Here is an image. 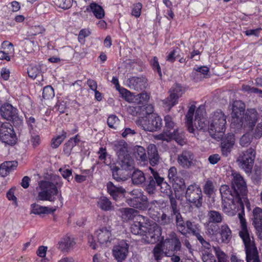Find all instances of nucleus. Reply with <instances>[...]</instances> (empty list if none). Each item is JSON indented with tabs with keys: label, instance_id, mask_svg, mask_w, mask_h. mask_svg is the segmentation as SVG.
I'll return each mask as SVG.
<instances>
[{
	"label": "nucleus",
	"instance_id": "f257e3e1",
	"mask_svg": "<svg viewBox=\"0 0 262 262\" xmlns=\"http://www.w3.org/2000/svg\"><path fill=\"white\" fill-rule=\"evenodd\" d=\"M172 203V215L175 216V223L177 231L183 235L188 234L194 236L197 240L205 249L210 250L211 246L209 242L206 241L201 234L200 226L199 224L190 220L185 221L180 212L179 209H176L174 203Z\"/></svg>",
	"mask_w": 262,
	"mask_h": 262
},
{
	"label": "nucleus",
	"instance_id": "f03ea898",
	"mask_svg": "<svg viewBox=\"0 0 262 262\" xmlns=\"http://www.w3.org/2000/svg\"><path fill=\"white\" fill-rule=\"evenodd\" d=\"M195 104H192L189 106L188 111L185 115L186 123L188 131L194 133L195 128L203 132H209V122L205 118L206 112L204 106H199L195 113L194 119L193 121V116L195 110Z\"/></svg>",
	"mask_w": 262,
	"mask_h": 262
},
{
	"label": "nucleus",
	"instance_id": "7ed1b4c3",
	"mask_svg": "<svg viewBox=\"0 0 262 262\" xmlns=\"http://www.w3.org/2000/svg\"><path fill=\"white\" fill-rule=\"evenodd\" d=\"M244 212L238 214L241 224V230L239 232V235L242 239L245 248V252L248 256L255 257L257 255V247H256L254 238L250 236L249 232L247 228V222L244 217Z\"/></svg>",
	"mask_w": 262,
	"mask_h": 262
},
{
	"label": "nucleus",
	"instance_id": "20e7f679",
	"mask_svg": "<svg viewBox=\"0 0 262 262\" xmlns=\"http://www.w3.org/2000/svg\"><path fill=\"white\" fill-rule=\"evenodd\" d=\"M209 133L213 138L222 137L226 130V117L221 111L212 114L209 118Z\"/></svg>",
	"mask_w": 262,
	"mask_h": 262
},
{
	"label": "nucleus",
	"instance_id": "39448f33",
	"mask_svg": "<svg viewBox=\"0 0 262 262\" xmlns=\"http://www.w3.org/2000/svg\"><path fill=\"white\" fill-rule=\"evenodd\" d=\"M39 189L36 200L38 201H48L54 202L55 196L58 194L57 187L49 181H40L38 182V186L36 189Z\"/></svg>",
	"mask_w": 262,
	"mask_h": 262
},
{
	"label": "nucleus",
	"instance_id": "423d86ee",
	"mask_svg": "<svg viewBox=\"0 0 262 262\" xmlns=\"http://www.w3.org/2000/svg\"><path fill=\"white\" fill-rule=\"evenodd\" d=\"M136 123L143 130L150 132L160 129L162 126V120L156 114H149L143 117H140L136 120Z\"/></svg>",
	"mask_w": 262,
	"mask_h": 262
},
{
	"label": "nucleus",
	"instance_id": "0eeeda50",
	"mask_svg": "<svg viewBox=\"0 0 262 262\" xmlns=\"http://www.w3.org/2000/svg\"><path fill=\"white\" fill-rule=\"evenodd\" d=\"M232 189L234 190L235 195L241 196L244 201L247 200L246 197L247 193L246 183L244 178L238 172L235 170L231 171Z\"/></svg>",
	"mask_w": 262,
	"mask_h": 262
},
{
	"label": "nucleus",
	"instance_id": "6e6552de",
	"mask_svg": "<svg viewBox=\"0 0 262 262\" xmlns=\"http://www.w3.org/2000/svg\"><path fill=\"white\" fill-rule=\"evenodd\" d=\"M151 174L154 176V178L156 180L157 186L160 187V191L162 193L167 195L169 198L170 203V208L171 209L172 212V203H174L176 209H178L177 201L172 194V190L170 186L164 181V179L162 177H160L159 173L152 168H149Z\"/></svg>",
	"mask_w": 262,
	"mask_h": 262
},
{
	"label": "nucleus",
	"instance_id": "1a4fd4ad",
	"mask_svg": "<svg viewBox=\"0 0 262 262\" xmlns=\"http://www.w3.org/2000/svg\"><path fill=\"white\" fill-rule=\"evenodd\" d=\"M130 198H126V203L130 207L144 210L148 207L147 197L143 192L134 190L129 192Z\"/></svg>",
	"mask_w": 262,
	"mask_h": 262
},
{
	"label": "nucleus",
	"instance_id": "9d476101",
	"mask_svg": "<svg viewBox=\"0 0 262 262\" xmlns=\"http://www.w3.org/2000/svg\"><path fill=\"white\" fill-rule=\"evenodd\" d=\"M256 152L252 148H249L242 152L237 159L239 166L246 173L251 172L255 158Z\"/></svg>",
	"mask_w": 262,
	"mask_h": 262
},
{
	"label": "nucleus",
	"instance_id": "9b49d317",
	"mask_svg": "<svg viewBox=\"0 0 262 262\" xmlns=\"http://www.w3.org/2000/svg\"><path fill=\"white\" fill-rule=\"evenodd\" d=\"M259 115L255 109H248L246 113L240 120V123H237L236 127H243L248 131H252L258 121Z\"/></svg>",
	"mask_w": 262,
	"mask_h": 262
},
{
	"label": "nucleus",
	"instance_id": "f8f14e48",
	"mask_svg": "<svg viewBox=\"0 0 262 262\" xmlns=\"http://www.w3.org/2000/svg\"><path fill=\"white\" fill-rule=\"evenodd\" d=\"M184 92V91L180 84L177 83L173 85L169 91V96L162 101L165 109L170 111L178 103L179 98L182 97Z\"/></svg>",
	"mask_w": 262,
	"mask_h": 262
},
{
	"label": "nucleus",
	"instance_id": "ddd939ff",
	"mask_svg": "<svg viewBox=\"0 0 262 262\" xmlns=\"http://www.w3.org/2000/svg\"><path fill=\"white\" fill-rule=\"evenodd\" d=\"M185 198L187 201L196 208H200L202 205V190L196 184L188 186L186 190Z\"/></svg>",
	"mask_w": 262,
	"mask_h": 262
},
{
	"label": "nucleus",
	"instance_id": "4468645a",
	"mask_svg": "<svg viewBox=\"0 0 262 262\" xmlns=\"http://www.w3.org/2000/svg\"><path fill=\"white\" fill-rule=\"evenodd\" d=\"M243 200L241 196L235 195L234 199L222 201V206L223 211L228 215L233 216L238 210L244 209Z\"/></svg>",
	"mask_w": 262,
	"mask_h": 262
},
{
	"label": "nucleus",
	"instance_id": "2eb2a0df",
	"mask_svg": "<svg viewBox=\"0 0 262 262\" xmlns=\"http://www.w3.org/2000/svg\"><path fill=\"white\" fill-rule=\"evenodd\" d=\"M16 136L12 125L8 122L0 125V140L8 145H14L16 143Z\"/></svg>",
	"mask_w": 262,
	"mask_h": 262
},
{
	"label": "nucleus",
	"instance_id": "dca6fc26",
	"mask_svg": "<svg viewBox=\"0 0 262 262\" xmlns=\"http://www.w3.org/2000/svg\"><path fill=\"white\" fill-rule=\"evenodd\" d=\"M162 245L166 256H170L173 253L180 251L181 248V242L173 232L170 233V238H166Z\"/></svg>",
	"mask_w": 262,
	"mask_h": 262
},
{
	"label": "nucleus",
	"instance_id": "f3484780",
	"mask_svg": "<svg viewBox=\"0 0 262 262\" xmlns=\"http://www.w3.org/2000/svg\"><path fill=\"white\" fill-rule=\"evenodd\" d=\"M17 110L9 103H6L1 107L2 116L7 119L11 120L14 125H19L23 123V120L17 115Z\"/></svg>",
	"mask_w": 262,
	"mask_h": 262
},
{
	"label": "nucleus",
	"instance_id": "a211bd4d",
	"mask_svg": "<svg viewBox=\"0 0 262 262\" xmlns=\"http://www.w3.org/2000/svg\"><path fill=\"white\" fill-rule=\"evenodd\" d=\"M178 164L183 168L189 169L195 165V160L193 153L188 150H183L178 156Z\"/></svg>",
	"mask_w": 262,
	"mask_h": 262
},
{
	"label": "nucleus",
	"instance_id": "6ab92c4d",
	"mask_svg": "<svg viewBox=\"0 0 262 262\" xmlns=\"http://www.w3.org/2000/svg\"><path fill=\"white\" fill-rule=\"evenodd\" d=\"M161 235V228L157 224L154 223L147 227L145 234L142 236V240L145 243L153 244L156 242Z\"/></svg>",
	"mask_w": 262,
	"mask_h": 262
},
{
	"label": "nucleus",
	"instance_id": "aec40b11",
	"mask_svg": "<svg viewBox=\"0 0 262 262\" xmlns=\"http://www.w3.org/2000/svg\"><path fill=\"white\" fill-rule=\"evenodd\" d=\"M128 244L123 240L114 246L113 255L118 262H122L126 258L128 253Z\"/></svg>",
	"mask_w": 262,
	"mask_h": 262
},
{
	"label": "nucleus",
	"instance_id": "412c9836",
	"mask_svg": "<svg viewBox=\"0 0 262 262\" xmlns=\"http://www.w3.org/2000/svg\"><path fill=\"white\" fill-rule=\"evenodd\" d=\"M245 111V105L242 101L237 100L233 102L231 113L232 124L236 125L237 123H240V120L244 115Z\"/></svg>",
	"mask_w": 262,
	"mask_h": 262
},
{
	"label": "nucleus",
	"instance_id": "4be33fe9",
	"mask_svg": "<svg viewBox=\"0 0 262 262\" xmlns=\"http://www.w3.org/2000/svg\"><path fill=\"white\" fill-rule=\"evenodd\" d=\"M126 84L130 89L140 91L145 89L147 86V79L143 76L132 77L126 81Z\"/></svg>",
	"mask_w": 262,
	"mask_h": 262
},
{
	"label": "nucleus",
	"instance_id": "5701e85b",
	"mask_svg": "<svg viewBox=\"0 0 262 262\" xmlns=\"http://www.w3.org/2000/svg\"><path fill=\"white\" fill-rule=\"evenodd\" d=\"M107 192L116 201H119L124 198L126 190L122 186L115 185L112 182H108L106 184Z\"/></svg>",
	"mask_w": 262,
	"mask_h": 262
},
{
	"label": "nucleus",
	"instance_id": "b1692460",
	"mask_svg": "<svg viewBox=\"0 0 262 262\" xmlns=\"http://www.w3.org/2000/svg\"><path fill=\"white\" fill-rule=\"evenodd\" d=\"M235 144L234 136L233 134H228L222 140L221 149L223 156L227 157L231 152Z\"/></svg>",
	"mask_w": 262,
	"mask_h": 262
},
{
	"label": "nucleus",
	"instance_id": "393cba45",
	"mask_svg": "<svg viewBox=\"0 0 262 262\" xmlns=\"http://www.w3.org/2000/svg\"><path fill=\"white\" fill-rule=\"evenodd\" d=\"M144 221V217L143 216H138L135 221L131 224L130 227V232L135 235H140L142 236L145 234L147 227Z\"/></svg>",
	"mask_w": 262,
	"mask_h": 262
},
{
	"label": "nucleus",
	"instance_id": "a878e982",
	"mask_svg": "<svg viewBox=\"0 0 262 262\" xmlns=\"http://www.w3.org/2000/svg\"><path fill=\"white\" fill-rule=\"evenodd\" d=\"M95 235L97 238L98 242L101 245H105L111 242L112 233L110 229L106 227L99 228L95 232Z\"/></svg>",
	"mask_w": 262,
	"mask_h": 262
},
{
	"label": "nucleus",
	"instance_id": "bb28decb",
	"mask_svg": "<svg viewBox=\"0 0 262 262\" xmlns=\"http://www.w3.org/2000/svg\"><path fill=\"white\" fill-rule=\"evenodd\" d=\"M147 151L150 165L152 166L158 165L160 163V157L157 146L154 144H149L147 147Z\"/></svg>",
	"mask_w": 262,
	"mask_h": 262
},
{
	"label": "nucleus",
	"instance_id": "cd10ccee",
	"mask_svg": "<svg viewBox=\"0 0 262 262\" xmlns=\"http://www.w3.org/2000/svg\"><path fill=\"white\" fill-rule=\"evenodd\" d=\"M219 234L222 243L228 244L232 238V232L227 224H223L220 226Z\"/></svg>",
	"mask_w": 262,
	"mask_h": 262
},
{
	"label": "nucleus",
	"instance_id": "c85d7f7f",
	"mask_svg": "<svg viewBox=\"0 0 262 262\" xmlns=\"http://www.w3.org/2000/svg\"><path fill=\"white\" fill-rule=\"evenodd\" d=\"M74 239L70 236H65L58 243V248L62 252H68L75 245Z\"/></svg>",
	"mask_w": 262,
	"mask_h": 262
},
{
	"label": "nucleus",
	"instance_id": "c756f323",
	"mask_svg": "<svg viewBox=\"0 0 262 262\" xmlns=\"http://www.w3.org/2000/svg\"><path fill=\"white\" fill-rule=\"evenodd\" d=\"M113 149L116 151L118 158L128 154L127 144L123 140L115 141L113 143Z\"/></svg>",
	"mask_w": 262,
	"mask_h": 262
},
{
	"label": "nucleus",
	"instance_id": "7c9ffc66",
	"mask_svg": "<svg viewBox=\"0 0 262 262\" xmlns=\"http://www.w3.org/2000/svg\"><path fill=\"white\" fill-rule=\"evenodd\" d=\"M31 213L37 215L53 213L56 210V208H51L46 206H42L36 203L31 205Z\"/></svg>",
	"mask_w": 262,
	"mask_h": 262
},
{
	"label": "nucleus",
	"instance_id": "2f4dec72",
	"mask_svg": "<svg viewBox=\"0 0 262 262\" xmlns=\"http://www.w3.org/2000/svg\"><path fill=\"white\" fill-rule=\"evenodd\" d=\"M119 159L120 160L119 164L122 169L131 170L134 169L135 166L134 161L129 154L119 158Z\"/></svg>",
	"mask_w": 262,
	"mask_h": 262
},
{
	"label": "nucleus",
	"instance_id": "473e14b6",
	"mask_svg": "<svg viewBox=\"0 0 262 262\" xmlns=\"http://www.w3.org/2000/svg\"><path fill=\"white\" fill-rule=\"evenodd\" d=\"M17 162L15 161H6L0 166V175L5 177L14 170L17 166Z\"/></svg>",
	"mask_w": 262,
	"mask_h": 262
},
{
	"label": "nucleus",
	"instance_id": "72a5a7b5",
	"mask_svg": "<svg viewBox=\"0 0 262 262\" xmlns=\"http://www.w3.org/2000/svg\"><path fill=\"white\" fill-rule=\"evenodd\" d=\"M86 11H92L94 16L98 19H101L104 16V10L103 8L96 4L92 3L90 5L86 7Z\"/></svg>",
	"mask_w": 262,
	"mask_h": 262
},
{
	"label": "nucleus",
	"instance_id": "f704fd0d",
	"mask_svg": "<svg viewBox=\"0 0 262 262\" xmlns=\"http://www.w3.org/2000/svg\"><path fill=\"white\" fill-rule=\"evenodd\" d=\"M134 152L136 159L140 162L144 164L147 161V156L145 148L139 145H137L134 148Z\"/></svg>",
	"mask_w": 262,
	"mask_h": 262
},
{
	"label": "nucleus",
	"instance_id": "c9c22d12",
	"mask_svg": "<svg viewBox=\"0 0 262 262\" xmlns=\"http://www.w3.org/2000/svg\"><path fill=\"white\" fill-rule=\"evenodd\" d=\"M220 193L222 196V201L229 199H234L235 194L234 191L232 192L229 186L227 185H223L220 189Z\"/></svg>",
	"mask_w": 262,
	"mask_h": 262
},
{
	"label": "nucleus",
	"instance_id": "e433bc0d",
	"mask_svg": "<svg viewBox=\"0 0 262 262\" xmlns=\"http://www.w3.org/2000/svg\"><path fill=\"white\" fill-rule=\"evenodd\" d=\"M194 71H195L193 73L194 79L196 81H200L206 77V76L209 73V69L207 67L203 66L194 69Z\"/></svg>",
	"mask_w": 262,
	"mask_h": 262
},
{
	"label": "nucleus",
	"instance_id": "4c0bfd02",
	"mask_svg": "<svg viewBox=\"0 0 262 262\" xmlns=\"http://www.w3.org/2000/svg\"><path fill=\"white\" fill-rule=\"evenodd\" d=\"M80 140L78 139V135L74 138H70L68 142L64 144L63 152L68 156H70L73 148L79 142Z\"/></svg>",
	"mask_w": 262,
	"mask_h": 262
},
{
	"label": "nucleus",
	"instance_id": "58836bf2",
	"mask_svg": "<svg viewBox=\"0 0 262 262\" xmlns=\"http://www.w3.org/2000/svg\"><path fill=\"white\" fill-rule=\"evenodd\" d=\"M146 178L144 173L141 170H135L132 176V181L135 185L142 184L145 182Z\"/></svg>",
	"mask_w": 262,
	"mask_h": 262
},
{
	"label": "nucleus",
	"instance_id": "ea45409f",
	"mask_svg": "<svg viewBox=\"0 0 262 262\" xmlns=\"http://www.w3.org/2000/svg\"><path fill=\"white\" fill-rule=\"evenodd\" d=\"M97 205L104 211H110L114 209L112 202L105 196H101L98 199Z\"/></svg>",
	"mask_w": 262,
	"mask_h": 262
},
{
	"label": "nucleus",
	"instance_id": "a19ab883",
	"mask_svg": "<svg viewBox=\"0 0 262 262\" xmlns=\"http://www.w3.org/2000/svg\"><path fill=\"white\" fill-rule=\"evenodd\" d=\"M208 222L219 224L222 222L223 217L221 212L215 210H210L207 214Z\"/></svg>",
	"mask_w": 262,
	"mask_h": 262
},
{
	"label": "nucleus",
	"instance_id": "79ce46f5",
	"mask_svg": "<svg viewBox=\"0 0 262 262\" xmlns=\"http://www.w3.org/2000/svg\"><path fill=\"white\" fill-rule=\"evenodd\" d=\"M220 229V226L216 223L207 222L206 225V233L210 238L216 236L219 233Z\"/></svg>",
	"mask_w": 262,
	"mask_h": 262
},
{
	"label": "nucleus",
	"instance_id": "37998d69",
	"mask_svg": "<svg viewBox=\"0 0 262 262\" xmlns=\"http://www.w3.org/2000/svg\"><path fill=\"white\" fill-rule=\"evenodd\" d=\"M171 210V209L170 208ZM172 215V211H171V215H168L165 213H163L161 215L158 217L157 220V223L161 226H168L173 223V217Z\"/></svg>",
	"mask_w": 262,
	"mask_h": 262
},
{
	"label": "nucleus",
	"instance_id": "c03bdc74",
	"mask_svg": "<svg viewBox=\"0 0 262 262\" xmlns=\"http://www.w3.org/2000/svg\"><path fill=\"white\" fill-rule=\"evenodd\" d=\"M252 225H262V209L255 207L252 211Z\"/></svg>",
	"mask_w": 262,
	"mask_h": 262
},
{
	"label": "nucleus",
	"instance_id": "a18cd8bd",
	"mask_svg": "<svg viewBox=\"0 0 262 262\" xmlns=\"http://www.w3.org/2000/svg\"><path fill=\"white\" fill-rule=\"evenodd\" d=\"M121 212V217L124 221L131 220L134 219L137 210L133 208H122L120 209Z\"/></svg>",
	"mask_w": 262,
	"mask_h": 262
},
{
	"label": "nucleus",
	"instance_id": "49530a36",
	"mask_svg": "<svg viewBox=\"0 0 262 262\" xmlns=\"http://www.w3.org/2000/svg\"><path fill=\"white\" fill-rule=\"evenodd\" d=\"M27 72L29 77L34 79L40 77L41 75L40 67L37 66H30L28 69Z\"/></svg>",
	"mask_w": 262,
	"mask_h": 262
},
{
	"label": "nucleus",
	"instance_id": "de8ad7c7",
	"mask_svg": "<svg viewBox=\"0 0 262 262\" xmlns=\"http://www.w3.org/2000/svg\"><path fill=\"white\" fill-rule=\"evenodd\" d=\"M153 254L155 258L157 260L161 259L164 255H165V249L162 244H157L153 250Z\"/></svg>",
	"mask_w": 262,
	"mask_h": 262
},
{
	"label": "nucleus",
	"instance_id": "09e8293b",
	"mask_svg": "<svg viewBox=\"0 0 262 262\" xmlns=\"http://www.w3.org/2000/svg\"><path fill=\"white\" fill-rule=\"evenodd\" d=\"M213 249L217 258L218 262H229L228 256L218 246H213Z\"/></svg>",
	"mask_w": 262,
	"mask_h": 262
},
{
	"label": "nucleus",
	"instance_id": "8fccbe9b",
	"mask_svg": "<svg viewBox=\"0 0 262 262\" xmlns=\"http://www.w3.org/2000/svg\"><path fill=\"white\" fill-rule=\"evenodd\" d=\"M165 128L164 130L168 132H171V129H175L176 123L173 121V118L169 115H167L164 117Z\"/></svg>",
	"mask_w": 262,
	"mask_h": 262
},
{
	"label": "nucleus",
	"instance_id": "3c124183",
	"mask_svg": "<svg viewBox=\"0 0 262 262\" xmlns=\"http://www.w3.org/2000/svg\"><path fill=\"white\" fill-rule=\"evenodd\" d=\"M67 137V133L62 130L61 134L58 135L55 138H53L51 141V146L53 148H57Z\"/></svg>",
	"mask_w": 262,
	"mask_h": 262
},
{
	"label": "nucleus",
	"instance_id": "603ef678",
	"mask_svg": "<svg viewBox=\"0 0 262 262\" xmlns=\"http://www.w3.org/2000/svg\"><path fill=\"white\" fill-rule=\"evenodd\" d=\"M171 139H174L180 145H183L185 143L184 136L182 132L180 133L176 129H174L173 132H171Z\"/></svg>",
	"mask_w": 262,
	"mask_h": 262
},
{
	"label": "nucleus",
	"instance_id": "864d4df0",
	"mask_svg": "<svg viewBox=\"0 0 262 262\" xmlns=\"http://www.w3.org/2000/svg\"><path fill=\"white\" fill-rule=\"evenodd\" d=\"M157 183L156 180L154 178V176H149L147 179V185L146 186V190L149 194H154L155 191Z\"/></svg>",
	"mask_w": 262,
	"mask_h": 262
},
{
	"label": "nucleus",
	"instance_id": "5fc2aeb1",
	"mask_svg": "<svg viewBox=\"0 0 262 262\" xmlns=\"http://www.w3.org/2000/svg\"><path fill=\"white\" fill-rule=\"evenodd\" d=\"M112 176L117 182L124 181L126 178L121 174V170L118 167L115 166L112 169Z\"/></svg>",
	"mask_w": 262,
	"mask_h": 262
},
{
	"label": "nucleus",
	"instance_id": "6e6d98bb",
	"mask_svg": "<svg viewBox=\"0 0 262 262\" xmlns=\"http://www.w3.org/2000/svg\"><path fill=\"white\" fill-rule=\"evenodd\" d=\"M54 2L58 7L68 9L71 7L73 0H54Z\"/></svg>",
	"mask_w": 262,
	"mask_h": 262
},
{
	"label": "nucleus",
	"instance_id": "4d7b16f0",
	"mask_svg": "<svg viewBox=\"0 0 262 262\" xmlns=\"http://www.w3.org/2000/svg\"><path fill=\"white\" fill-rule=\"evenodd\" d=\"M180 49L176 48L168 54L166 58V60L171 63L173 62L177 58L180 57Z\"/></svg>",
	"mask_w": 262,
	"mask_h": 262
},
{
	"label": "nucleus",
	"instance_id": "13d9d810",
	"mask_svg": "<svg viewBox=\"0 0 262 262\" xmlns=\"http://www.w3.org/2000/svg\"><path fill=\"white\" fill-rule=\"evenodd\" d=\"M54 96V91L50 85L45 86L42 91V97L45 99H50Z\"/></svg>",
	"mask_w": 262,
	"mask_h": 262
},
{
	"label": "nucleus",
	"instance_id": "bf43d9fd",
	"mask_svg": "<svg viewBox=\"0 0 262 262\" xmlns=\"http://www.w3.org/2000/svg\"><path fill=\"white\" fill-rule=\"evenodd\" d=\"M214 186L212 181L208 180L206 181L203 190L207 195H211L214 192Z\"/></svg>",
	"mask_w": 262,
	"mask_h": 262
},
{
	"label": "nucleus",
	"instance_id": "052dcab7",
	"mask_svg": "<svg viewBox=\"0 0 262 262\" xmlns=\"http://www.w3.org/2000/svg\"><path fill=\"white\" fill-rule=\"evenodd\" d=\"M119 119L116 115H111L107 118V123L111 128L116 129L119 123Z\"/></svg>",
	"mask_w": 262,
	"mask_h": 262
},
{
	"label": "nucleus",
	"instance_id": "680f3d73",
	"mask_svg": "<svg viewBox=\"0 0 262 262\" xmlns=\"http://www.w3.org/2000/svg\"><path fill=\"white\" fill-rule=\"evenodd\" d=\"M155 139L159 140L169 142L171 139V132H168L164 130V132L163 133L156 135Z\"/></svg>",
	"mask_w": 262,
	"mask_h": 262
},
{
	"label": "nucleus",
	"instance_id": "e2e57ef3",
	"mask_svg": "<svg viewBox=\"0 0 262 262\" xmlns=\"http://www.w3.org/2000/svg\"><path fill=\"white\" fill-rule=\"evenodd\" d=\"M151 66L154 70L157 71L160 77H162V72L161 68L157 57L155 56L150 61Z\"/></svg>",
	"mask_w": 262,
	"mask_h": 262
},
{
	"label": "nucleus",
	"instance_id": "0e129e2a",
	"mask_svg": "<svg viewBox=\"0 0 262 262\" xmlns=\"http://www.w3.org/2000/svg\"><path fill=\"white\" fill-rule=\"evenodd\" d=\"M91 34L90 31L87 29H82L80 31L78 35V40L81 43L83 44L85 42L84 38L89 36Z\"/></svg>",
	"mask_w": 262,
	"mask_h": 262
},
{
	"label": "nucleus",
	"instance_id": "69168bd1",
	"mask_svg": "<svg viewBox=\"0 0 262 262\" xmlns=\"http://www.w3.org/2000/svg\"><path fill=\"white\" fill-rule=\"evenodd\" d=\"M59 171L62 177L64 179H67L69 182H70V180L73 179L72 176V171L71 169L60 168Z\"/></svg>",
	"mask_w": 262,
	"mask_h": 262
},
{
	"label": "nucleus",
	"instance_id": "338daca9",
	"mask_svg": "<svg viewBox=\"0 0 262 262\" xmlns=\"http://www.w3.org/2000/svg\"><path fill=\"white\" fill-rule=\"evenodd\" d=\"M202 260L203 262H216L213 254L208 252L203 254Z\"/></svg>",
	"mask_w": 262,
	"mask_h": 262
},
{
	"label": "nucleus",
	"instance_id": "774afa93",
	"mask_svg": "<svg viewBox=\"0 0 262 262\" xmlns=\"http://www.w3.org/2000/svg\"><path fill=\"white\" fill-rule=\"evenodd\" d=\"M253 136L257 139H259L262 136V122L257 124L253 133Z\"/></svg>",
	"mask_w": 262,
	"mask_h": 262
}]
</instances>
